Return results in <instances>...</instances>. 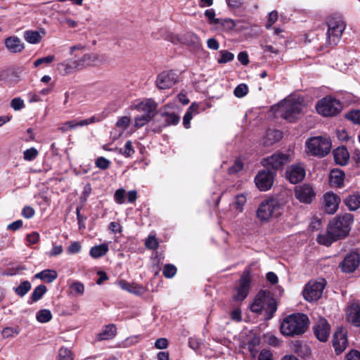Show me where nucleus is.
<instances>
[{
  "mask_svg": "<svg viewBox=\"0 0 360 360\" xmlns=\"http://www.w3.org/2000/svg\"><path fill=\"white\" fill-rule=\"evenodd\" d=\"M334 160L340 165H345L349 158V153L346 148H338L333 152Z\"/></svg>",
  "mask_w": 360,
  "mask_h": 360,
  "instance_id": "bb28decb",
  "label": "nucleus"
},
{
  "mask_svg": "<svg viewBox=\"0 0 360 360\" xmlns=\"http://www.w3.org/2000/svg\"><path fill=\"white\" fill-rule=\"evenodd\" d=\"M58 276L56 271L52 269H46L34 275V278L41 279L47 283L53 282Z\"/></svg>",
  "mask_w": 360,
  "mask_h": 360,
  "instance_id": "c756f323",
  "label": "nucleus"
},
{
  "mask_svg": "<svg viewBox=\"0 0 360 360\" xmlns=\"http://www.w3.org/2000/svg\"><path fill=\"white\" fill-rule=\"evenodd\" d=\"M77 63H79V69L82 70L86 66L93 65L99 61L98 56L96 53H86L80 58L76 59Z\"/></svg>",
  "mask_w": 360,
  "mask_h": 360,
  "instance_id": "a878e982",
  "label": "nucleus"
},
{
  "mask_svg": "<svg viewBox=\"0 0 360 360\" xmlns=\"http://www.w3.org/2000/svg\"><path fill=\"white\" fill-rule=\"evenodd\" d=\"M135 153V150L132 146V142L127 141L124 146L120 149V153L124 155L125 158L131 157Z\"/></svg>",
  "mask_w": 360,
  "mask_h": 360,
  "instance_id": "37998d69",
  "label": "nucleus"
},
{
  "mask_svg": "<svg viewBox=\"0 0 360 360\" xmlns=\"http://www.w3.org/2000/svg\"><path fill=\"white\" fill-rule=\"evenodd\" d=\"M39 240V235L37 232H32L27 236V240L30 244H35Z\"/></svg>",
  "mask_w": 360,
  "mask_h": 360,
  "instance_id": "338daca9",
  "label": "nucleus"
},
{
  "mask_svg": "<svg viewBox=\"0 0 360 360\" xmlns=\"http://www.w3.org/2000/svg\"><path fill=\"white\" fill-rule=\"evenodd\" d=\"M81 250V245L79 242L72 243L68 248L69 254H76L79 252Z\"/></svg>",
  "mask_w": 360,
  "mask_h": 360,
  "instance_id": "e2e57ef3",
  "label": "nucleus"
},
{
  "mask_svg": "<svg viewBox=\"0 0 360 360\" xmlns=\"http://www.w3.org/2000/svg\"><path fill=\"white\" fill-rule=\"evenodd\" d=\"M162 274L165 277L167 278H171L175 276L176 274V268L174 265L171 264H167L165 265Z\"/></svg>",
  "mask_w": 360,
  "mask_h": 360,
  "instance_id": "49530a36",
  "label": "nucleus"
},
{
  "mask_svg": "<svg viewBox=\"0 0 360 360\" xmlns=\"http://www.w3.org/2000/svg\"><path fill=\"white\" fill-rule=\"evenodd\" d=\"M306 146L311 155L323 157L329 153L331 141L327 137L314 136L307 141Z\"/></svg>",
  "mask_w": 360,
  "mask_h": 360,
  "instance_id": "0eeeda50",
  "label": "nucleus"
},
{
  "mask_svg": "<svg viewBox=\"0 0 360 360\" xmlns=\"http://www.w3.org/2000/svg\"><path fill=\"white\" fill-rule=\"evenodd\" d=\"M46 291H47V288L44 285H39L37 286L34 289V290L31 295V297H30L31 300L28 301L29 304H32L33 302H37L39 300H41Z\"/></svg>",
  "mask_w": 360,
  "mask_h": 360,
  "instance_id": "c9c22d12",
  "label": "nucleus"
},
{
  "mask_svg": "<svg viewBox=\"0 0 360 360\" xmlns=\"http://www.w3.org/2000/svg\"><path fill=\"white\" fill-rule=\"evenodd\" d=\"M6 47L11 53H19L24 49V44L17 37H9L5 40Z\"/></svg>",
  "mask_w": 360,
  "mask_h": 360,
  "instance_id": "b1692460",
  "label": "nucleus"
},
{
  "mask_svg": "<svg viewBox=\"0 0 360 360\" xmlns=\"http://www.w3.org/2000/svg\"><path fill=\"white\" fill-rule=\"evenodd\" d=\"M124 189L120 188L117 190L114 195L115 200L116 201V202L118 204H122L124 202Z\"/></svg>",
  "mask_w": 360,
  "mask_h": 360,
  "instance_id": "bf43d9fd",
  "label": "nucleus"
},
{
  "mask_svg": "<svg viewBox=\"0 0 360 360\" xmlns=\"http://www.w3.org/2000/svg\"><path fill=\"white\" fill-rule=\"evenodd\" d=\"M319 114L325 116H335L341 110L342 105L339 101L332 97H325L316 105Z\"/></svg>",
  "mask_w": 360,
  "mask_h": 360,
  "instance_id": "6e6552de",
  "label": "nucleus"
},
{
  "mask_svg": "<svg viewBox=\"0 0 360 360\" xmlns=\"http://www.w3.org/2000/svg\"><path fill=\"white\" fill-rule=\"evenodd\" d=\"M345 204L350 211H355L360 208V192L348 195L345 199Z\"/></svg>",
  "mask_w": 360,
  "mask_h": 360,
  "instance_id": "cd10ccee",
  "label": "nucleus"
},
{
  "mask_svg": "<svg viewBox=\"0 0 360 360\" xmlns=\"http://www.w3.org/2000/svg\"><path fill=\"white\" fill-rule=\"evenodd\" d=\"M116 335V327L114 324L105 326L102 331L97 335L96 340L98 341L113 338Z\"/></svg>",
  "mask_w": 360,
  "mask_h": 360,
  "instance_id": "c85d7f7f",
  "label": "nucleus"
},
{
  "mask_svg": "<svg viewBox=\"0 0 360 360\" xmlns=\"http://www.w3.org/2000/svg\"><path fill=\"white\" fill-rule=\"evenodd\" d=\"M108 251V245L107 243H103L99 245L92 247L89 254L91 257L96 259L105 255Z\"/></svg>",
  "mask_w": 360,
  "mask_h": 360,
  "instance_id": "f704fd0d",
  "label": "nucleus"
},
{
  "mask_svg": "<svg viewBox=\"0 0 360 360\" xmlns=\"http://www.w3.org/2000/svg\"><path fill=\"white\" fill-rule=\"evenodd\" d=\"M63 251L62 245H53L52 249L47 253L49 257H56L60 255Z\"/></svg>",
  "mask_w": 360,
  "mask_h": 360,
  "instance_id": "680f3d73",
  "label": "nucleus"
},
{
  "mask_svg": "<svg viewBox=\"0 0 360 360\" xmlns=\"http://www.w3.org/2000/svg\"><path fill=\"white\" fill-rule=\"evenodd\" d=\"M309 319L304 314H292L286 316L281 325V332L285 336L303 334L307 329Z\"/></svg>",
  "mask_w": 360,
  "mask_h": 360,
  "instance_id": "f03ea898",
  "label": "nucleus"
},
{
  "mask_svg": "<svg viewBox=\"0 0 360 360\" xmlns=\"http://www.w3.org/2000/svg\"><path fill=\"white\" fill-rule=\"evenodd\" d=\"M281 206L280 202L273 198L263 200L257 210V217L262 221H266L271 217H277L281 214Z\"/></svg>",
  "mask_w": 360,
  "mask_h": 360,
  "instance_id": "39448f33",
  "label": "nucleus"
},
{
  "mask_svg": "<svg viewBox=\"0 0 360 360\" xmlns=\"http://www.w3.org/2000/svg\"><path fill=\"white\" fill-rule=\"evenodd\" d=\"M38 154V150L36 148H30L24 151V159L27 161H32L37 158Z\"/></svg>",
  "mask_w": 360,
  "mask_h": 360,
  "instance_id": "603ef678",
  "label": "nucleus"
},
{
  "mask_svg": "<svg viewBox=\"0 0 360 360\" xmlns=\"http://www.w3.org/2000/svg\"><path fill=\"white\" fill-rule=\"evenodd\" d=\"M95 121V117H91L89 119H84L81 120H73L65 122L62 126L58 127V130L63 133H65L70 130L75 129L77 127H82L84 126L89 125Z\"/></svg>",
  "mask_w": 360,
  "mask_h": 360,
  "instance_id": "412c9836",
  "label": "nucleus"
},
{
  "mask_svg": "<svg viewBox=\"0 0 360 360\" xmlns=\"http://www.w3.org/2000/svg\"><path fill=\"white\" fill-rule=\"evenodd\" d=\"M281 138L282 133L280 131L269 129L266 133V136L262 139V144L266 146H271L281 140Z\"/></svg>",
  "mask_w": 360,
  "mask_h": 360,
  "instance_id": "393cba45",
  "label": "nucleus"
},
{
  "mask_svg": "<svg viewBox=\"0 0 360 360\" xmlns=\"http://www.w3.org/2000/svg\"><path fill=\"white\" fill-rule=\"evenodd\" d=\"M347 319L354 326H360V305L359 304L354 303L348 307Z\"/></svg>",
  "mask_w": 360,
  "mask_h": 360,
  "instance_id": "5701e85b",
  "label": "nucleus"
},
{
  "mask_svg": "<svg viewBox=\"0 0 360 360\" xmlns=\"http://www.w3.org/2000/svg\"><path fill=\"white\" fill-rule=\"evenodd\" d=\"M184 43L193 48H198L200 45V38L193 32H187L182 38Z\"/></svg>",
  "mask_w": 360,
  "mask_h": 360,
  "instance_id": "72a5a7b5",
  "label": "nucleus"
},
{
  "mask_svg": "<svg viewBox=\"0 0 360 360\" xmlns=\"http://www.w3.org/2000/svg\"><path fill=\"white\" fill-rule=\"evenodd\" d=\"M36 319L39 323H47L52 319V314L49 309H41L36 314Z\"/></svg>",
  "mask_w": 360,
  "mask_h": 360,
  "instance_id": "a19ab883",
  "label": "nucleus"
},
{
  "mask_svg": "<svg viewBox=\"0 0 360 360\" xmlns=\"http://www.w3.org/2000/svg\"><path fill=\"white\" fill-rule=\"evenodd\" d=\"M117 285L124 290L128 291L129 292L139 295L142 292V288L135 285L134 283H130L124 280H121L117 283Z\"/></svg>",
  "mask_w": 360,
  "mask_h": 360,
  "instance_id": "2f4dec72",
  "label": "nucleus"
},
{
  "mask_svg": "<svg viewBox=\"0 0 360 360\" xmlns=\"http://www.w3.org/2000/svg\"><path fill=\"white\" fill-rule=\"evenodd\" d=\"M220 58H218L217 61L219 63H226L233 60V53L226 51L221 50L219 51Z\"/></svg>",
  "mask_w": 360,
  "mask_h": 360,
  "instance_id": "c03bdc74",
  "label": "nucleus"
},
{
  "mask_svg": "<svg viewBox=\"0 0 360 360\" xmlns=\"http://www.w3.org/2000/svg\"><path fill=\"white\" fill-rule=\"evenodd\" d=\"M153 117V115H149V114H143L141 115L137 116L134 119V127L136 128H141V127H143L145 124L148 123Z\"/></svg>",
  "mask_w": 360,
  "mask_h": 360,
  "instance_id": "79ce46f5",
  "label": "nucleus"
},
{
  "mask_svg": "<svg viewBox=\"0 0 360 360\" xmlns=\"http://www.w3.org/2000/svg\"><path fill=\"white\" fill-rule=\"evenodd\" d=\"M360 263V256L355 252H352L346 255L343 261L340 264L342 271L345 273L354 272Z\"/></svg>",
  "mask_w": 360,
  "mask_h": 360,
  "instance_id": "2eb2a0df",
  "label": "nucleus"
},
{
  "mask_svg": "<svg viewBox=\"0 0 360 360\" xmlns=\"http://www.w3.org/2000/svg\"><path fill=\"white\" fill-rule=\"evenodd\" d=\"M327 25V43L330 45H337L346 25L340 16H332L328 18Z\"/></svg>",
  "mask_w": 360,
  "mask_h": 360,
  "instance_id": "423d86ee",
  "label": "nucleus"
},
{
  "mask_svg": "<svg viewBox=\"0 0 360 360\" xmlns=\"http://www.w3.org/2000/svg\"><path fill=\"white\" fill-rule=\"evenodd\" d=\"M306 175L304 165L298 162L289 166L285 171V176L291 184H295L302 181Z\"/></svg>",
  "mask_w": 360,
  "mask_h": 360,
  "instance_id": "f8f14e48",
  "label": "nucleus"
},
{
  "mask_svg": "<svg viewBox=\"0 0 360 360\" xmlns=\"http://www.w3.org/2000/svg\"><path fill=\"white\" fill-rule=\"evenodd\" d=\"M274 172L263 169L258 172L255 177V183L257 188L261 191L269 190L274 184Z\"/></svg>",
  "mask_w": 360,
  "mask_h": 360,
  "instance_id": "9d476101",
  "label": "nucleus"
},
{
  "mask_svg": "<svg viewBox=\"0 0 360 360\" xmlns=\"http://www.w3.org/2000/svg\"><path fill=\"white\" fill-rule=\"evenodd\" d=\"M333 344L337 354L342 353L347 346V331L343 328H338L333 335Z\"/></svg>",
  "mask_w": 360,
  "mask_h": 360,
  "instance_id": "a211bd4d",
  "label": "nucleus"
},
{
  "mask_svg": "<svg viewBox=\"0 0 360 360\" xmlns=\"http://www.w3.org/2000/svg\"><path fill=\"white\" fill-rule=\"evenodd\" d=\"M110 164V160L103 157H99L96 160V166L101 169H105L109 167Z\"/></svg>",
  "mask_w": 360,
  "mask_h": 360,
  "instance_id": "6e6d98bb",
  "label": "nucleus"
},
{
  "mask_svg": "<svg viewBox=\"0 0 360 360\" xmlns=\"http://www.w3.org/2000/svg\"><path fill=\"white\" fill-rule=\"evenodd\" d=\"M162 115L165 117V122L168 125L177 124L180 120V117L173 112H163Z\"/></svg>",
  "mask_w": 360,
  "mask_h": 360,
  "instance_id": "a18cd8bd",
  "label": "nucleus"
},
{
  "mask_svg": "<svg viewBox=\"0 0 360 360\" xmlns=\"http://www.w3.org/2000/svg\"><path fill=\"white\" fill-rule=\"evenodd\" d=\"M20 333V330L18 328L6 327L3 329L1 334L4 338H8Z\"/></svg>",
  "mask_w": 360,
  "mask_h": 360,
  "instance_id": "8fccbe9b",
  "label": "nucleus"
},
{
  "mask_svg": "<svg viewBox=\"0 0 360 360\" xmlns=\"http://www.w3.org/2000/svg\"><path fill=\"white\" fill-rule=\"evenodd\" d=\"M250 310L255 313H260L264 310L268 316L267 319H271L277 310V303L270 292L260 290L251 304Z\"/></svg>",
  "mask_w": 360,
  "mask_h": 360,
  "instance_id": "7ed1b4c3",
  "label": "nucleus"
},
{
  "mask_svg": "<svg viewBox=\"0 0 360 360\" xmlns=\"http://www.w3.org/2000/svg\"><path fill=\"white\" fill-rule=\"evenodd\" d=\"M345 174L340 169H333L330 174V184L333 186L341 187L343 184Z\"/></svg>",
  "mask_w": 360,
  "mask_h": 360,
  "instance_id": "7c9ffc66",
  "label": "nucleus"
},
{
  "mask_svg": "<svg viewBox=\"0 0 360 360\" xmlns=\"http://www.w3.org/2000/svg\"><path fill=\"white\" fill-rule=\"evenodd\" d=\"M24 38L30 44H37L40 42L41 36L38 31L27 30L24 33Z\"/></svg>",
  "mask_w": 360,
  "mask_h": 360,
  "instance_id": "e433bc0d",
  "label": "nucleus"
},
{
  "mask_svg": "<svg viewBox=\"0 0 360 360\" xmlns=\"http://www.w3.org/2000/svg\"><path fill=\"white\" fill-rule=\"evenodd\" d=\"M70 292L75 297L82 295L84 292V286L79 281H74L70 285Z\"/></svg>",
  "mask_w": 360,
  "mask_h": 360,
  "instance_id": "58836bf2",
  "label": "nucleus"
},
{
  "mask_svg": "<svg viewBox=\"0 0 360 360\" xmlns=\"http://www.w3.org/2000/svg\"><path fill=\"white\" fill-rule=\"evenodd\" d=\"M246 202V197L243 194L237 195L236 196L235 202L233 203L234 207L239 210L242 211L243 207Z\"/></svg>",
  "mask_w": 360,
  "mask_h": 360,
  "instance_id": "3c124183",
  "label": "nucleus"
},
{
  "mask_svg": "<svg viewBox=\"0 0 360 360\" xmlns=\"http://www.w3.org/2000/svg\"><path fill=\"white\" fill-rule=\"evenodd\" d=\"M76 59H68L57 65V70L62 76H66L80 70Z\"/></svg>",
  "mask_w": 360,
  "mask_h": 360,
  "instance_id": "aec40b11",
  "label": "nucleus"
},
{
  "mask_svg": "<svg viewBox=\"0 0 360 360\" xmlns=\"http://www.w3.org/2000/svg\"><path fill=\"white\" fill-rule=\"evenodd\" d=\"M251 284V278L249 272H244L239 280V285L236 288V292L233 295L236 301H243L248 295Z\"/></svg>",
  "mask_w": 360,
  "mask_h": 360,
  "instance_id": "4468645a",
  "label": "nucleus"
},
{
  "mask_svg": "<svg viewBox=\"0 0 360 360\" xmlns=\"http://www.w3.org/2000/svg\"><path fill=\"white\" fill-rule=\"evenodd\" d=\"M296 198L302 203H311L315 198L316 193L313 187L309 184L297 186L295 188Z\"/></svg>",
  "mask_w": 360,
  "mask_h": 360,
  "instance_id": "ddd939ff",
  "label": "nucleus"
},
{
  "mask_svg": "<svg viewBox=\"0 0 360 360\" xmlns=\"http://www.w3.org/2000/svg\"><path fill=\"white\" fill-rule=\"evenodd\" d=\"M54 60L53 56H48L46 57L38 58L35 62L34 63V65L35 67H38L39 65L43 64V63H51Z\"/></svg>",
  "mask_w": 360,
  "mask_h": 360,
  "instance_id": "052dcab7",
  "label": "nucleus"
},
{
  "mask_svg": "<svg viewBox=\"0 0 360 360\" xmlns=\"http://www.w3.org/2000/svg\"><path fill=\"white\" fill-rule=\"evenodd\" d=\"M198 105L193 103L187 110L186 114L183 117V124L185 128L188 129L191 127V120L193 118V114H197L198 111Z\"/></svg>",
  "mask_w": 360,
  "mask_h": 360,
  "instance_id": "473e14b6",
  "label": "nucleus"
},
{
  "mask_svg": "<svg viewBox=\"0 0 360 360\" xmlns=\"http://www.w3.org/2000/svg\"><path fill=\"white\" fill-rule=\"evenodd\" d=\"M11 106L15 110H20L25 107L24 101L20 98H15L11 102Z\"/></svg>",
  "mask_w": 360,
  "mask_h": 360,
  "instance_id": "4d7b16f0",
  "label": "nucleus"
},
{
  "mask_svg": "<svg viewBox=\"0 0 360 360\" xmlns=\"http://www.w3.org/2000/svg\"><path fill=\"white\" fill-rule=\"evenodd\" d=\"M353 222V216L345 213L340 214L330 221L327 232L317 236V242L326 246L330 245L334 241L345 238L349 233Z\"/></svg>",
  "mask_w": 360,
  "mask_h": 360,
  "instance_id": "f257e3e1",
  "label": "nucleus"
},
{
  "mask_svg": "<svg viewBox=\"0 0 360 360\" xmlns=\"http://www.w3.org/2000/svg\"><path fill=\"white\" fill-rule=\"evenodd\" d=\"M290 161V157L286 153L276 152L262 161V164L264 167H271L278 169L282 168L285 165Z\"/></svg>",
  "mask_w": 360,
  "mask_h": 360,
  "instance_id": "9b49d317",
  "label": "nucleus"
},
{
  "mask_svg": "<svg viewBox=\"0 0 360 360\" xmlns=\"http://www.w3.org/2000/svg\"><path fill=\"white\" fill-rule=\"evenodd\" d=\"M326 282L323 279L319 281H310L303 290L304 298L308 302H315L321 298Z\"/></svg>",
  "mask_w": 360,
  "mask_h": 360,
  "instance_id": "1a4fd4ad",
  "label": "nucleus"
},
{
  "mask_svg": "<svg viewBox=\"0 0 360 360\" xmlns=\"http://www.w3.org/2000/svg\"><path fill=\"white\" fill-rule=\"evenodd\" d=\"M22 214L25 218L30 219L34 214V210L30 206H25L22 210Z\"/></svg>",
  "mask_w": 360,
  "mask_h": 360,
  "instance_id": "69168bd1",
  "label": "nucleus"
},
{
  "mask_svg": "<svg viewBox=\"0 0 360 360\" xmlns=\"http://www.w3.org/2000/svg\"><path fill=\"white\" fill-rule=\"evenodd\" d=\"M134 108L141 112H143V114H149V115H153V117H154L155 111L157 108V104L152 99H146L135 105Z\"/></svg>",
  "mask_w": 360,
  "mask_h": 360,
  "instance_id": "4be33fe9",
  "label": "nucleus"
},
{
  "mask_svg": "<svg viewBox=\"0 0 360 360\" xmlns=\"http://www.w3.org/2000/svg\"><path fill=\"white\" fill-rule=\"evenodd\" d=\"M58 360H73L71 351L68 348H60L58 352Z\"/></svg>",
  "mask_w": 360,
  "mask_h": 360,
  "instance_id": "864d4df0",
  "label": "nucleus"
},
{
  "mask_svg": "<svg viewBox=\"0 0 360 360\" xmlns=\"http://www.w3.org/2000/svg\"><path fill=\"white\" fill-rule=\"evenodd\" d=\"M314 332L319 340L326 342L330 335V325L325 319L321 318L314 326Z\"/></svg>",
  "mask_w": 360,
  "mask_h": 360,
  "instance_id": "6ab92c4d",
  "label": "nucleus"
},
{
  "mask_svg": "<svg viewBox=\"0 0 360 360\" xmlns=\"http://www.w3.org/2000/svg\"><path fill=\"white\" fill-rule=\"evenodd\" d=\"M131 122V119L128 116H122L118 119L115 124L116 129L119 131L121 135L124 131L129 127Z\"/></svg>",
  "mask_w": 360,
  "mask_h": 360,
  "instance_id": "ea45409f",
  "label": "nucleus"
},
{
  "mask_svg": "<svg viewBox=\"0 0 360 360\" xmlns=\"http://www.w3.org/2000/svg\"><path fill=\"white\" fill-rule=\"evenodd\" d=\"M258 360H272V354L268 350H262L259 354Z\"/></svg>",
  "mask_w": 360,
  "mask_h": 360,
  "instance_id": "774afa93",
  "label": "nucleus"
},
{
  "mask_svg": "<svg viewBox=\"0 0 360 360\" xmlns=\"http://www.w3.org/2000/svg\"><path fill=\"white\" fill-rule=\"evenodd\" d=\"M31 283L28 281H22L18 287L14 288V292L20 297L25 296L31 289Z\"/></svg>",
  "mask_w": 360,
  "mask_h": 360,
  "instance_id": "4c0bfd02",
  "label": "nucleus"
},
{
  "mask_svg": "<svg viewBox=\"0 0 360 360\" xmlns=\"http://www.w3.org/2000/svg\"><path fill=\"white\" fill-rule=\"evenodd\" d=\"M177 81L176 74L170 70L160 73L156 80L157 86L160 89L172 87Z\"/></svg>",
  "mask_w": 360,
  "mask_h": 360,
  "instance_id": "f3484780",
  "label": "nucleus"
},
{
  "mask_svg": "<svg viewBox=\"0 0 360 360\" xmlns=\"http://www.w3.org/2000/svg\"><path fill=\"white\" fill-rule=\"evenodd\" d=\"M340 196L332 192L328 191L323 195L324 210L326 213L333 214L338 210L340 203Z\"/></svg>",
  "mask_w": 360,
  "mask_h": 360,
  "instance_id": "dca6fc26",
  "label": "nucleus"
},
{
  "mask_svg": "<svg viewBox=\"0 0 360 360\" xmlns=\"http://www.w3.org/2000/svg\"><path fill=\"white\" fill-rule=\"evenodd\" d=\"M303 106L304 105L301 99L288 97L284 99L280 104L281 115L288 122H295L299 119Z\"/></svg>",
  "mask_w": 360,
  "mask_h": 360,
  "instance_id": "20e7f679",
  "label": "nucleus"
},
{
  "mask_svg": "<svg viewBox=\"0 0 360 360\" xmlns=\"http://www.w3.org/2000/svg\"><path fill=\"white\" fill-rule=\"evenodd\" d=\"M243 167V164L240 159L236 160L234 164L229 169L230 174H235L240 172Z\"/></svg>",
  "mask_w": 360,
  "mask_h": 360,
  "instance_id": "13d9d810",
  "label": "nucleus"
},
{
  "mask_svg": "<svg viewBox=\"0 0 360 360\" xmlns=\"http://www.w3.org/2000/svg\"><path fill=\"white\" fill-rule=\"evenodd\" d=\"M248 92V87L245 84H240L235 88L233 91L235 96L238 98H242L245 96V95H247Z\"/></svg>",
  "mask_w": 360,
  "mask_h": 360,
  "instance_id": "09e8293b",
  "label": "nucleus"
},
{
  "mask_svg": "<svg viewBox=\"0 0 360 360\" xmlns=\"http://www.w3.org/2000/svg\"><path fill=\"white\" fill-rule=\"evenodd\" d=\"M145 245L147 248L150 250L157 249L158 247V242L157 238L153 236H149L145 241Z\"/></svg>",
  "mask_w": 360,
  "mask_h": 360,
  "instance_id": "5fc2aeb1",
  "label": "nucleus"
},
{
  "mask_svg": "<svg viewBox=\"0 0 360 360\" xmlns=\"http://www.w3.org/2000/svg\"><path fill=\"white\" fill-rule=\"evenodd\" d=\"M167 346L168 340L164 338H158L155 342V347L159 349H165Z\"/></svg>",
  "mask_w": 360,
  "mask_h": 360,
  "instance_id": "0e129e2a",
  "label": "nucleus"
},
{
  "mask_svg": "<svg viewBox=\"0 0 360 360\" xmlns=\"http://www.w3.org/2000/svg\"><path fill=\"white\" fill-rule=\"evenodd\" d=\"M345 117L354 124H360V110H354L347 112Z\"/></svg>",
  "mask_w": 360,
  "mask_h": 360,
  "instance_id": "de8ad7c7",
  "label": "nucleus"
}]
</instances>
